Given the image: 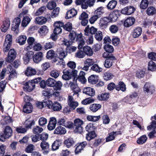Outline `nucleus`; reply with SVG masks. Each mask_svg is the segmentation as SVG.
<instances>
[{
	"label": "nucleus",
	"mask_w": 156,
	"mask_h": 156,
	"mask_svg": "<svg viewBox=\"0 0 156 156\" xmlns=\"http://www.w3.org/2000/svg\"><path fill=\"white\" fill-rule=\"evenodd\" d=\"M41 79V77H38L26 82L24 84V90L28 92H31L35 88V84L40 82Z\"/></svg>",
	"instance_id": "f257e3e1"
},
{
	"label": "nucleus",
	"mask_w": 156,
	"mask_h": 156,
	"mask_svg": "<svg viewBox=\"0 0 156 156\" xmlns=\"http://www.w3.org/2000/svg\"><path fill=\"white\" fill-rule=\"evenodd\" d=\"M83 122L80 119L77 118L74 120V123H73V126L72 128L74 129L75 133H81L83 130L82 125L83 124Z\"/></svg>",
	"instance_id": "f03ea898"
},
{
	"label": "nucleus",
	"mask_w": 156,
	"mask_h": 156,
	"mask_svg": "<svg viewBox=\"0 0 156 156\" xmlns=\"http://www.w3.org/2000/svg\"><path fill=\"white\" fill-rule=\"evenodd\" d=\"M12 130L9 126L5 127L4 133H0V140L2 141H4L6 139L9 138L12 135Z\"/></svg>",
	"instance_id": "7ed1b4c3"
},
{
	"label": "nucleus",
	"mask_w": 156,
	"mask_h": 156,
	"mask_svg": "<svg viewBox=\"0 0 156 156\" xmlns=\"http://www.w3.org/2000/svg\"><path fill=\"white\" fill-rule=\"evenodd\" d=\"M47 108L54 111H60L62 108L61 104L57 101H54L53 102L49 100L46 102Z\"/></svg>",
	"instance_id": "20e7f679"
},
{
	"label": "nucleus",
	"mask_w": 156,
	"mask_h": 156,
	"mask_svg": "<svg viewBox=\"0 0 156 156\" xmlns=\"http://www.w3.org/2000/svg\"><path fill=\"white\" fill-rule=\"evenodd\" d=\"M21 20L19 17H16L14 20L12 25V30L17 34L19 32V26L20 24Z\"/></svg>",
	"instance_id": "39448f33"
},
{
	"label": "nucleus",
	"mask_w": 156,
	"mask_h": 156,
	"mask_svg": "<svg viewBox=\"0 0 156 156\" xmlns=\"http://www.w3.org/2000/svg\"><path fill=\"white\" fill-rule=\"evenodd\" d=\"M58 123L59 125H62L69 129H71L73 126V122L67 121V119L65 117L59 119L58 121Z\"/></svg>",
	"instance_id": "423d86ee"
},
{
	"label": "nucleus",
	"mask_w": 156,
	"mask_h": 156,
	"mask_svg": "<svg viewBox=\"0 0 156 156\" xmlns=\"http://www.w3.org/2000/svg\"><path fill=\"white\" fill-rule=\"evenodd\" d=\"M16 55V52L15 49H10L9 51L7 57L5 58V61L9 63L11 62L15 59Z\"/></svg>",
	"instance_id": "0eeeda50"
},
{
	"label": "nucleus",
	"mask_w": 156,
	"mask_h": 156,
	"mask_svg": "<svg viewBox=\"0 0 156 156\" xmlns=\"http://www.w3.org/2000/svg\"><path fill=\"white\" fill-rule=\"evenodd\" d=\"M63 26V23L61 21L55 22L54 24L55 28L54 30V34H58L62 32L61 28Z\"/></svg>",
	"instance_id": "6e6552de"
},
{
	"label": "nucleus",
	"mask_w": 156,
	"mask_h": 156,
	"mask_svg": "<svg viewBox=\"0 0 156 156\" xmlns=\"http://www.w3.org/2000/svg\"><path fill=\"white\" fill-rule=\"evenodd\" d=\"M67 102L70 109L72 110L75 109L78 105V102L75 101L73 98L71 96H68Z\"/></svg>",
	"instance_id": "1a4fd4ad"
},
{
	"label": "nucleus",
	"mask_w": 156,
	"mask_h": 156,
	"mask_svg": "<svg viewBox=\"0 0 156 156\" xmlns=\"http://www.w3.org/2000/svg\"><path fill=\"white\" fill-rule=\"evenodd\" d=\"M135 10V8L133 6H128L122 9L121 12L123 14L129 15L133 13Z\"/></svg>",
	"instance_id": "9d476101"
},
{
	"label": "nucleus",
	"mask_w": 156,
	"mask_h": 156,
	"mask_svg": "<svg viewBox=\"0 0 156 156\" xmlns=\"http://www.w3.org/2000/svg\"><path fill=\"white\" fill-rule=\"evenodd\" d=\"M110 23L108 17H105L101 18L100 21L99 26L102 29H105L108 26V23Z\"/></svg>",
	"instance_id": "9b49d317"
},
{
	"label": "nucleus",
	"mask_w": 156,
	"mask_h": 156,
	"mask_svg": "<svg viewBox=\"0 0 156 156\" xmlns=\"http://www.w3.org/2000/svg\"><path fill=\"white\" fill-rule=\"evenodd\" d=\"M34 62L38 63L41 61L43 58V55L42 52L38 51L33 55Z\"/></svg>",
	"instance_id": "f8f14e48"
},
{
	"label": "nucleus",
	"mask_w": 156,
	"mask_h": 156,
	"mask_svg": "<svg viewBox=\"0 0 156 156\" xmlns=\"http://www.w3.org/2000/svg\"><path fill=\"white\" fill-rule=\"evenodd\" d=\"M97 30V29L93 27H91L90 28L89 26H87L84 30L85 35L86 36L93 35L94 34Z\"/></svg>",
	"instance_id": "ddd939ff"
},
{
	"label": "nucleus",
	"mask_w": 156,
	"mask_h": 156,
	"mask_svg": "<svg viewBox=\"0 0 156 156\" xmlns=\"http://www.w3.org/2000/svg\"><path fill=\"white\" fill-rule=\"evenodd\" d=\"M102 139L100 138H96L94 141L88 142V146L93 148L98 146L101 143Z\"/></svg>",
	"instance_id": "4468645a"
},
{
	"label": "nucleus",
	"mask_w": 156,
	"mask_h": 156,
	"mask_svg": "<svg viewBox=\"0 0 156 156\" xmlns=\"http://www.w3.org/2000/svg\"><path fill=\"white\" fill-rule=\"evenodd\" d=\"M119 16L118 11H115L111 12L108 17L109 22H115Z\"/></svg>",
	"instance_id": "2eb2a0df"
},
{
	"label": "nucleus",
	"mask_w": 156,
	"mask_h": 156,
	"mask_svg": "<svg viewBox=\"0 0 156 156\" xmlns=\"http://www.w3.org/2000/svg\"><path fill=\"white\" fill-rule=\"evenodd\" d=\"M76 41L78 42V48L79 49H81L85 44V41L82 37V35L81 34L77 35Z\"/></svg>",
	"instance_id": "dca6fc26"
},
{
	"label": "nucleus",
	"mask_w": 156,
	"mask_h": 156,
	"mask_svg": "<svg viewBox=\"0 0 156 156\" xmlns=\"http://www.w3.org/2000/svg\"><path fill=\"white\" fill-rule=\"evenodd\" d=\"M33 109V107L31 104L29 102H26L23 107V111L26 113H31Z\"/></svg>",
	"instance_id": "f3484780"
},
{
	"label": "nucleus",
	"mask_w": 156,
	"mask_h": 156,
	"mask_svg": "<svg viewBox=\"0 0 156 156\" xmlns=\"http://www.w3.org/2000/svg\"><path fill=\"white\" fill-rule=\"evenodd\" d=\"M34 54L33 51H29L23 56V59L25 64H26L29 62L30 59L32 57Z\"/></svg>",
	"instance_id": "a211bd4d"
},
{
	"label": "nucleus",
	"mask_w": 156,
	"mask_h": 156,
	"mask_svg": "<svg viewBox=\"0 0 156 156\" xmlns=\"http://www.w3.org/2000/svg\"><path fill=\"white\" fill-rule=\"evenodd\" d=\"M56 123V120L55 118L52 117L50 118L47 126L48 129L49 130L53 129L55 127Z\"/></svg>",
	"instance_id": "6ab92c4d"
},
{
	"label": "nucleus",
	"mask_w": 156,
	"mask_h": 156,
	"mask_svg": "<svg viewBox=\"0 0 156 156\" xmlns=\"http://www.w3.org/2000/svg\"><path fill=\"white\" fill-rule=\"evenodd\" d=\"M135 21L133 17H129L126 19L124 22V26L126 27H129L134 24Z\"/></svg>",
	"instance_id": "aec40b11"
},
{
	"label": "nucleus",
	"mask_w": 156,
	"mask_h": 156,
	"mask_svg": "<svg viewBox=\"0 0 156 156\" xmlns=\"http://www.w3.org/2000/svg\"><path fill=\"white\" fill-rule=\"evenodd\" d=\"M95 0H88L84 1L81 5V8L82 9H87L88 6L91 7L93 5Z\"/></svg>",
	"instance_id": "412c9836"
},
{
	"label": "nucleus",
	"mask_w": 156,
	"mask_h": 156,
	"mask_svg": "<svg viewBox=\"0 0 156 156\" xmlns=\"http://www.w3.org/2000/svg\"><path fill=\"white\" fill-rule=\"evenodd\" d=\"M10 22L9 18L6 19L3 22V24L2 26L1 30L2 32H5L8 30L10 27Z\"/></svg>",
	"instance_id": "4be33fe9"
},
{
	"label": "nucleus",
	"mask_w": 156,
	"mask_h": 156,
	"mask_svg": "<svg viewBox=\"0 0 156 156\" xmlns=\"http://www.w3.org/2000/svg\"><path fill=\"white\" fill-rule=\"evenodd\" d=\"M154 87L150 83L146 82L144 87V91L148 93L151 92L153 90H154Z\"/></svg>",
	"instance_id": "5701e85b"
},
{
	"label": "nucleus",
	"mask_w": 156,
	"mask_h": 156,
	"mask_svg": "<svg viewBox=\"0 0 156 156\" xmlns=\"http://www.w3.org/2000/svg\"><path fill=\"white\" fill-rule=\"evenodd\" d=\"M49 29L48 27L45 25L42 26L38 31L39 33L42 36H44L46 35Z\"/></svg>",
	"instance_id": "b1692460"
},
{
	"label": "nucleus",
	"mask_w": 156,
	"mask_h": 156,
	"mask_svg": "<svg viewBox=\"0 0 156 156\" xmlns=\"http://www.w3.org/2000/svg\"><path fill=\"white\" fill-rule=\"evenodd\" d=\"M83 93L89 96H93L95 94V92L94 89L90 87H87L84 88Z\"/></svg>",
	"instance_id": "393cba45"
},
{
	"label": "nucleus",
	"mask_w": 156,
	"mask_h": 156,
	"mask_svg": "<svg viewBox=\"0 0 156 156\" xmlns=\"http://www.w3.org/2000/svg\"><path fill=\"white\" fill-rule=\"evenodd\" d=\"M99 80L98 76L96 75H92L89 76L88 79L89 83L92 84H96Z\"/></svg>",
	"instance_id": "a878e982"
},
{
	"label": "nucleus",
	"mask_w": 156,
	"mask_h": 156,
	"mask_svg": "<svg viewBox=\"0 0 156 156\" xmlns=\"http://www.w3.org/2000/svg\"><path fill=\"white\" fill-rule=\"evenodd\" d=\"M75 141L73 138H69L65 140L64 142V146L68 148L71 147L75 144Z\"/></svg>",
	"instance_id": "bb28decb"
},
{
	"label": "nucleus",
	"mask_w": 156,
	"mask_h": 156,
	"mask_svg": "<svg viewBox=\"0 0 156 156\" xmlns=\"http://www.w3.org/2000/svg\"><path fill=\"white\" fill-rule=\"evenodd\" d=\"M13 119L9 116H4L3 119L1 121V124L2 125L9 124L12 122Z\"/></svg>",
	"instance_id": "cd10ccee"
},
{
	"label": "nucleus",
	"mask_w": 156,
	"mask_h": 156,
	"mask_svg": "<svg viewBox=\"0 0 156 156\" xmlns=\"http://www.w3.org/2000/svg\"><path fill=\"white\" fill-rule=\"evenodd\" d=\"M66 132V131L65 128L59 126L55 129L54 133L57 134L62 135L65 134Z\"/></svg>",
	"instance_id": "c85d7f7f"
},
{
	"label": "nucleus",
	"mask_w": 156,
	"mask_h": 156,
	"mask_svg": "<svg viewBox=\"0 0 156 156\" xmlns=\"http://www.w3.org/2000/svg\"><path fill=\"white\" fill-rule=\"evenodd\" d=\"M37 72L35 69L31 67L27 68L25 71V74L27 76H31L36 74Z\"/></svg>",
	"instance_id": "c756f323"
},
{
	"label": "nucleus",
	"mask_w": 156,
	"mask_h": 156,
	"mask_svg": "<svg viewBox=\"0 0 156 156\" xmlns=\"http://www.w3.org/2000/svg\"><path fill=\"white\" fill-rule=\"evenodd\" d=\"M77 13L76 10L74 9H72L68 11L66 15V18L67 19H69L75 16Z\"/></svg>",
	"instance_id": "7c9ffc66"
},
{
	"label": "nucleus",
	"mask_w": 156,
	"mask_h": 156,
	"mask_svg": "<svg viewBox=\"0 0 156 156\" xmlns=\"http://www.w3.org/2000/svg\"><path fill=\"white\" fill-rule=\"evenodd\" d=\"M47 21V19L44 17L39 16L35 19V22L36 24L39 25H42L44 24Z\"/></svg>",
	"instance_id": "2f4dec72"
},
{
	"label": "nucleus",
	"mask_w": 156,
	"mask_h": 156,
	"mask_svg": "<svg viewBox=\"0 0 156 156\" xmlns=\"http://www.w3.org/2000/svg\"><path fill=\"white\" fill-rule=\"evenodd\" d=\"M142 32L141 28L137 27L133 30L132 33V36L133 38H136L139 37Z\"/></svg>",
	"instance_id": "473e14b6"
},
{
	"label": "nucleus",
	"mask_w": 156,
	"mask_h": 156,
	"mask_svg": "<svg viewBox=\"0 0 156 156\" xmlns=\"http://www.w3.org/2000/svg\"><path fill=\"white\" fill-rule=\"evenodd\" d=\"M97 136L95 131L88 132L86 134V139L88 141V142L91 141V140Z\"/></svg>",
	"instance_id": "72a5a7b5"
},
{
	"label": "nucleus",
	"mask_w": 156,
	"mask_h": 156,
	"mask_svg": "<svg viewBox=\"0 0 156 156\" xmlns=\"http://www.w3.org/2000/svg\"><path fill=\"white\" fill-rule=\"evenodd\" d=\"M62 78L65 80H69L72 77V73L68 70H64Z\"/></svg>",
	"instance_id": "f704fd0d"
},
{
	"label": "nucleus",
	"mask_w": 156,
	"mask_h": 156,
	"mask_svg": "<svg viewBox=\"0 0 156 156\" xmlns=\"http://www.w3.org/2000/svg\"><path fill=\"white\" fill-rule=\"evenodd\" d=\"M30 18L28 16L24 17L22 20L21 25L22 27H26L30 23L31 21Z\"/></svg>",
	"instance_id": "c9c22d12"
},
{
	"label": "nucleus",
	"mask_w": 156,
	"mask_h": 156,
	"mask_svg": "<svg viewBox=\"0 0 156 156\" xmlns=\"http://www.w3.org/2000/svg\"><path fill=\"white\" fill-rule=\"evenodd\" d=\"M27 40V37L26 36L21 35L18 37L16 40L17 43L19 44L20 45H23L25 44Z\"/></svg>",
	"instance_id": "e433bc0d"
},
{
	"label": "nucleus",
	"mask_w": 156,
	"mask_h": 156,
	"mask_svg": "<svg viewBox=\"0 0 156 156\" xmlns=\"http://www.w3.org/2000/svg\"><path fill=\"white\" fill-rule=\"evenodd\" d=\"M116 90L117 91L121 90L124 92L126 91V85L122 81H120L118 83V84L116 86Z\"/></svg>",
	"instance_id": "4c0bfd02"
},
{
	"label": "nucleus",
	"mask_w": 156,
	"mask_h": 156,
	"mask_svg": "<svg viewBox=\"0 0 156 156\" xmlns=\"http://www.w3.org/2000/svg\"><path fill=\"white\" fill-rule=\"evenodd\" d=\"M117 4V2L116 0H112L110 1L107 5V8L109 10L114 9Z\"/></svg>",
	"instance_id": "58836bf2"
},
{
	"label": "nucleus",
	"mask_w": 156,
	"mask_h": 156,
	"mask_svg": "<svg viewBox=\"0 0 156 156\" xmlns=\"http://www.w3.org/2000/svg\"><path fill=\"white\" fill-rule=\"evenodd\" d=\"M101 108V105L99 104H93L91 105L90 107V110L93 112H95L100 109Z\"/></svg>",
	"instance_id": "ea45409f"
},
{
	"label": "nucleus",
	"mask_w": 156,
	"mask_h": 156,
	"mask_svg": "<svg viewBox=\"0 0 156 156\" xmlns=\"http://www.w3.org/2000/svg\"><path fill=\"white\" fill-rule=\"evenodd\" d=\"M83 49L84 52L85 53V55H86L89 56H91L93 55V51L89 46H84Z\"/></svg>",
	"instance_id": "a19ab883"
},
{
	"label": "nucleus",
	"mask_w": 156,
	"mask_h": 156,
	"mask_svg": "<svg viewBox=\"0 0 156 156\" xmlns=\"http://www.w3.org/2000/svg\"><path fill=\"white\" fill-rule=\"evenodd\" d=\"M54 90L52 88H48L44 91L43 94L44 96L47 97L48 98H50V97H52Z\"/></svg>",
	"instance_id": "79ce46f5"
},
{
	"label": "nucleus",
	"mask_w": 156,
	"mask_h": 156,
	"mask_svg": "<svg viewBox=\"0 0 156 156\" xmlns=\"http://www.w3.org/2000/svg\"><path fill=\"white\" fill-rule=\"evenodd\" d=\"M61 144V143L60 140H56L55 141L52 145V150L55 151L58 149Z\"/></svg>",
	"instance_id": "37998d69"
},
{
	"label": "nucleus",
	"mask_w": 156,
	"mask_h": 156,
	"mask_svg": "<svg viewBox=\"0 0 156 156\" xmlns=\"http://www.w3.org/2000/svg\"><path fill=\"white\" fill-rule=\"evenodd\" d=\"M49 101V100H45L43 102H38L36 103V105L37 108L39 109H42L44 107H47V105L46 104V102Z\"/></svg>",
	"instance_id": "c03bdc74"
},
{
	"label": "nucleus",
	"mask_w": 156,
	"mask_h": 156,
	"mask_svg": "<svg viewBox=\"0 0 156 156\" xmlns=\"http://www.w3.org/2000/svg\"><path fill=\"white\" fill-rule=\"evenodd\" d=\"M156 13V10L153 6L149 7L147 10V13L149 16H153Z\"/></svg>",
	"instance_id": "a18cd8bd"
},
{
	"label": "nucleus",
	"mask_w": 156,
	"mask_h": 156,
	"mask_svg": "<svg viewBox=\"0 0 156 156\" xmlns=\"http://www.w3.org/2000/svg\"><path fill=\"white\" fill-rule=\"evenodd\" d=\"M117 132H112L109 134V136L106 138V142H108L114 140L115 139L116 134Z\"/></svg>",
	"instance_id": "49530a36"
},
{
	"label": "nucleus",
	"mask_w": 156,
	"mask_h": 156,
	"mask_svg": "<svg viewBox=\"0 0 156 156\" xmlns=\"http://www.w3.org/2000/svg\"><path fill=\"white\" fill-rule=\"evenodd\" d=\"M147 139V137L146 135H143L140 136L137 140V143L139 144L142 145L145 143Z\"/></svg>",
	"instance_id": "de8ad7c7"
},
{
	"label": "nucleus",
	"mask_w": 156,
	"mask_h": 156,
	"mask_svg": "<svg viewBox=\"0 0 156 156\" xmlns=\"http://www.w3.org/2000/svg\"><path fill=\"white\" fill-rule=\"evenodd\" d=\"M100 118V115L95 116L89 115L87 116V119L89 121L95 122L98 121Z\"/></svg>",
	"instance_id": "09e8293b"
},
{
	"label": "nucleus",
	"mask_w": 156,
	"mask_h": 156,
	"mask_svg": "<svg viewBox=\"0 0 156 156\" xmlns=\"http://www.w3.org/2000/svg\"><path fill=\"white\" fill-rule=\"evenodd\" d=\"M148 70L151 71H154L156 69V65L152 60L150 61L148 64Z\"/></svg>",
	"instance_id": "8fccbe9b"
},
{
	"label": "nucleus",
	"mask_w": 156,
	"mask_h": 156,
	"mask_svg": "<svg viewBox=\"0 0 156 156\" xmlns=\"http://www.w3.org/2000/svg\"><path fill=\"white\" fill-rule=\"evenodd\" d=\"M115 59H106L104 62V66L106 68H109L112 65L113 61Z\"/></svg>",
	"instance_id": "3c124183"
},
{
	"label": "nucleus",
	"mask_w": 156,
	"mask_h": 156,
	"mask_svg": "<svg viewBox=\"0 0 156 156\" xmlns=\"http://www.w3.org/2000/svg\"><path fill=\"white\" fill-rule=\"evenodd\" d=\"M72 26V23L70 22H68L65 25H64L63 23V26L62 27L65 30L70 32L73 28Z\"/></svg>",
	"instance_id": "603ef678"
},
{
	"label": "nucleus",
	"mask_w": 156,
	"mask_h": 156,
	"mask_svg": "<svg viewBox=\"0 0 156 156\" xmlns=\"http://www.w3.org/2000/svg\"><path fill=\"white\" fill-rule=\"evenodd\" d=\"M96 128V127L94 126V124L92 123L88 124L85 127L86 130L88 132L94 131V130Z\"/></svg>",
	"instance_id": "864d4df0"
},
{
	"label": "nucleus",
	"mask_w": 156,
	"mask_h": 156,
	"mask_svg": "<svg viewBox=\"0 0 156 156\" xmlns=\"http://www.w3.org/2000/svg\"><path fill=\"white\" fill-rule=\"evenodd\" d=\"M109 97V94L108 93H105L102 94L100 96H98L97 98L100 100H106L108 99Z\"/></svg>",
	"instance_id": "5fc2aeb1"
},
{
	"label": "nucleus",
	"mask_w": 156,
	"mask_h": 156,
	"mask_svg": "<svg viewBox=\"0 0 156 156\" xmlns=\"http://www.w3.org/2000/svg\"><path fill=\"white\" fill-rule=\"evenodd\" d=\"M104 48L106 52L109 53H112L114 50L113 46L109 44H106L104 46Z\"/></svg>",
	"instance_id": "6e6d98bb"
},
{
	"label": "nucleus",
	"mask_w": 156,
	"mask_h": 156,
	"mask_svg": "<svg viewBox=\"0 0 156 156\" xmlns=\"http://www.w3.org/2000/svg\"><path fill=\"white\" fill-rule=\"evenodd\" d=\"M85 56V53L83 51L78 50L75 54V56L76 58H83Z\"/></svg>",
	"instance_id": "4d7b16f0"
},
{
	"label": "nucleus",
	"mask_w": 156,
	"mask_h": 156,
	"mask_svg": "<svg viewBox=\"0 0 156 156\" xmlns=\"http://www.w3.org/2000/svg\"><path fill=\"white\" fill-rule=\"evenodd\" d=\"M92 70L95 71L96 72L99 73L102 71V68L100 67L97 64H95L93 65L91 67Z\"/></svg>",
	"instance_id": "13d9d810"
},
{
	"label": "nucleus",
	"mask_w": 156,
	"mask_h": 156,
	"mask_svg": "<svg viewBox=\"0 0 156 156\" xmlns=\"http://www.w3.org/2000/svg\"><path fill=\"white\" fill-rule=\"evenodd\" d=\"M55 81L52 78H48L46 81V83L49 87H53L55 86Z\"/></svg>",
	"instance_id": "bf43d9fd"
},
{
	"label": "nucleus",
	"mask_w": 156,
	"mask_h": 156,
	"mask_svg": "<svg viewBox=\"0 0 156 156\" xmlns=\"http://www.w3.org/2000/svg\"><path fill=\"white\" fill-rule=\"evenodd\" d=\"M34 41L35 39L33 37H29L28 38L27 40V42L29 45L26 47V49L27 50L32 48V46L31 45L34 43Z\"/></svg>",
	"instance_id": "052dcab7"
},
{
	"label": "nucleus",
	"mask_w": 156,
	"mask_h": 156,
	"mask_svg": "<svg viewBox=\"0 0 156 156\" xmlns=\"http://www.w3.org/2000/svg\"><path fill=\"white\" fill-rule=\"evenodd\" d=\"M55 55V52L54 50H51L47 53L46 57L48 59H51L53 58Z\"/></svg>",
	"instance_id": "680f3d73"
},
{
	"label": "nucleus",
	"mask_w": 156,
	"mask_h": 156,
	"mask_svg": "<svg viewBox=\"0 0 156 156\" xmlns=\"http://www.w3.org/2000/svg\"><path fill=\"white\" fill-rule=\"evenodd\" d=\"M148 4L149 2L147 0H142L140 5V7L141 9H146L147 7Z\"/></svg>",
	"instance_id": "e2e57ef3"
},
{
	"label": "nucleus",
	"mask_w": 156,
	"mask_h": 156,
	"mask_svg": "<svg viewBox=\"0 0 156 156\" xmlns=\"http://www.w3.org/2000/svg\"><path fill=\"white\" fill-rule=\"evenodd\" d=\"M85 73L84 72L81 71L79 75L78 76V78L83 83H85L87 81V80L85 77Z\"/></svg>",
	"instance_id": "0e129e2a"
},
{
	"label": "nucleus",
	"mask_w": 156,
	"mask_h": 156,
	"mask_svg": "<svg viewBox=\"0 0 156 156\" xmlns=\"http://www.w3.org/2000/svg\"><path fill=\"white\" fill-rule=\"evenodd\" d=\"M12 35L8 34L5 36V39L4 42L12 44Z\"/></svg>",
	"instance_id": "69168bd1"
},
{
	"label": "nucleus",
	"mask_w": 156,
	"mask_h": 156,
	"mask_svg": "<svg viewBox=\"0 0 156 156\" xmlns=\"http://www.w3.org/2000/svg\"><path fill=\"white\" fill-rule=\"evenodd\" d=\"M55 86H53L55 90H59L61 89L62 87V84L60 81H58L55 82Z\"/></svg>",
	"instance_id": "338daca9"
},
{
	"label": "nucleus",
	"mask_w": 156,
	"mask_h": 156,
	"mask_svg": "<svg viewBox=\"0 0 156 156\" xmlns=\"http://www.w3.org/2000/svg\"><path fill=\"white\" fill-rule=\"evenodd\" d=\"M40 146L43 150L48 149L49 147V145L48 143L45 141H42L41 144Z\"/></svg>",
	"instance_id": "774afa93"
}]
</instances>
